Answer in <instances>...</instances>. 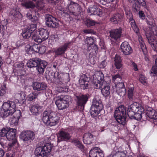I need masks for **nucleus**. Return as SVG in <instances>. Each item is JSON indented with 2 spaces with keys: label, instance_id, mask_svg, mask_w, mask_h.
<instances>
[{
  "label": "nucleus",
  "instance_id": "4c0bfd02",
  "mask_svg": "<svg viewBox=\"0 0 157 157\" xmlns=\"http://www.w3.org/2000/svg\"><path fill=\"white\" fill-rule=\"evenodd\" d=\"M92 106L96 107V108L103 109V105L101 100L99 99H94L92 101Z\"/></svg>",
  "mask_w": 157,
  "mask_h": 157
},
{
  "label": "nucleus",
  "instance_id": "a211bd4d",
  "mask_svg": "<svg viewBox=\"0 0 157 157\" xmlns=\"http://www.w3.org/2000/svg\"><path fill=\"white\" fill-rule=\"evenodd\" d=\"M55 103L59 109H65L69 105V102L67 99H58L56 101Z\"/></svg>",
  "mask_w": 157,
  "mask_h": 157
},
{
  "label": "nucleus",
  "instance_id": "f704fd0d",
  "mask_svg": "<svg viewBox=\"0 0 157 157\" xmlns=\"http://www.w3.org/2000/svg\"><path fill=\"white\" fill-rule=\"evenodd\" d=\"M38 58L29 60L27 63V66L28 67L30 68L35 67H36V68L37 65H38Z\"/></svg>",
  "mask_w": 157,
  "mask_h": 157
},
{
  "label": "nucleus",
  "instance_id": "338daca9",
  "mask_svg": "<svg viewBox=\"0 0 157 157\" xmlns=\"http://www.w3.org/2000/svg\"><path fill=\"white\" fill-rule=\"evenodd\" d=\"M139 17L142 19L143 20L145 18V15L142 11L140 10L139 11Z\"/></svg>",
  "mask_w": 157,
  "mask_h": 157
},
{
  "label": "nucleus",
  "instance_id": "8fccbe9b",
  "mask_svg": "<svg viewBox=\"0 0 157 157\" xmlns=\"http://www.w3.org/2000/svg\"><path fill=\"white\" fill-rule=\"evenodd\" d=\"M32 46L29 44H28L25 46V52L29 54H31L33 53V50H32Z\"/></svg>",
  "mask_w": 157,
  "mask_h": 157
},
{
  "label": "nucleus",
  "instance_id": "f03ea898",
  "mask_svg": "<svg viewBox=\"0 0 157 157\" xmlns=\"http://www.w3.org/2000/svg\"><path fill=\"white\" fill-rule=\"evenodd\" d=\"M15 107L16 105L13 101H8L4 102L2 105V109L1 112L2 115L5 117L13 115V117L19 119L21 113L19 110H15Z\"/></svg>",
  "mask_w": 157,
  "mask_h": 157
},
{
  "label": "nucleus",
  "instance_id": "a878e982",
  "mask_svg": "<svg viewBox=\"0 0 157 157\" xmlns=\"http://www.w3.org/2000/svg\"><path fill=\"white\" fill-rule=\"evenodd\" d=\"M114 115L116 121L119 124L123 125L125 124L127 121L126 114H122L121 115L118 114V115Z\"/></svg>",
  "mask_w": 157,
  "mask_h": 157
},
{
  "label": "nucleus",
  "instance_id": "9b49d317",
  "mask_svg": "<svg viewBox=\"0 0 157 157\" xmlns=\"http://www.w3.org/2000/svg\"><path fill=\"white\" fill-rule=\"evenodd\" d=\"M128 1L130 3H134L132 5V8L137 11L140 10L141 6L147 11L148 10L145 0H128Z\"/></svg>",
  "mask_w": 157,
  "mask_h": 157
},
{
  "label": "nucleus",
  "instance_id": "37998d69",
  "mask_svg": "<svg viewBox=\"0 0 157 157\" xmlns=\"http://www.w3.org/2000/svg\"><path fill=\"white\" fill-rule=\"evenodd\" d=\"M74 95L75 96L76 98H89L91 97L90 95L88 94L84 95L78 92L75 93Z\"/></svg>",
  "mask_w": 157,
  "mask_h": 157
},
{
  "label": "nucleus",
  "instance_id": "4468645a",
  "mask_svg": "<svg viewBox=\"0 0 157 157\" xmlns=\"http://www.w3.org/2000/svg\"><path fill=\"white\" fill-rule=\"evenodd\" d=\"M116 92L121 97L123 98L126 94V90L124 83L119 82L116 84Z\"/></svg>",
  "mask_w": 157,
  "mask_h": 157
},
{
  "label": "nucleus",
  "instance_id": "c756f323",
  "mask_svg": "<svg viewBox=\"0 0 157 157\" xmlns=\"http://www.w3.org/2000/svg\"><path fill=\"white\" fill-rule=\"evenodd\" d=\"M124 8L126 17L127 19H128L129 23H130L132 22H134L135 20L133 18L132 13H131L129 8L127 6H124Z\"/></svg>",
  "mask_w": 157,
  "mask_h": 157
},
{
  "label": "nucleus",
  "instance_id": "e433bc0d",
  "mask_svg": "<svg viewBox=\"0 0 157 157\" xmlns=\"http://www.w3.org/2000/svg\"><path fill=\"white\" fill-rule=\"evenodd\" d=\"M119 114H126V109L123 105H121L118 108H117L115 111L114 115H117Z\"/></svg>",
  "mask_w": 157,
  "mask_h": 157
},
{
  "label": "nucleus",
  "instance_id": "bb28decb",
  "mask_svg": "<svg viewBox=\"0 0 157 157\" xmlns=\"http://www.w3.org/2000/svg\"><path fill=\"white\" fill-rule=\"evenodd\" d=\"M146 114L151 119H157V113L152 108L147 106L146 108Z\"/></svg>",
  "mask_w": 157,
  "mask_h": 157
},
{
  "label": "nucleus",
  "instance_id": "4be33fe9",
  "mask_svg": "<svg viewBox=\"0 0 157 157\" xmlns=\"http://www.w3.org/2000/svg\"><path fill=\"white\" fill-rule=\"evenodd\" d=\"M37 33L39 35V38L41 41L47 39L49 36V33L48 31L43 28L39 29Z\"/></svg>",
  "mask_w": 157,
  "mask_h": 157
},
{
  "label": "nucleus",
  "instance_id": "6e6552de",
  "mask_svg": "<svg viewBox=\"0 0 157 157\" xmlns=\"http://www.w3.org/2000/svg\"><path fill=\"white\" fill-rule=\"evenodd\" d=\"M54 78L56 79V83L59 84L67 83L70 80L68 73H59L57 71L54 73Z\"/></svg>",
  "mask_w": 157,
  "mask_h": 157
},
{
  "label": "nucleus",
  "instance_id": "a19ab883",
  "mask_svg": "<svg viewBox=\"0 0 157 157\" xmlns=\"http://www.w3.org/2000/svg\"><path fill=\"white\" fill-rule=\"evenodd\" d=\"M150 74L151 76L157 75V58L155 60V66L152 67L150 70Z\"/></svg>",
  "mask_w": 157,
  "mask_h": 157
},
{
  "label": "nucleus",
  "instance_id": "b1692460",
  "mask_svg": "<svg viewBox=\"0 0 157 157\" xmlns=\"http://www.w3.org/2000/svg\"><path fill=\"white\" fill-rule=\"evenodd\" d=\"M33 89L38 91L45 90L47 87L46 84L44 82H35L33 83Z\"/></svg>",
  "mask_w": 157,
  "mask_h": 157
},
{
  "label": "nucleus",
  "instance_id": "49530a36",
  "mask_svg": "<svg viewBox=\"0 0 157 157\" xmlns=\"http://www.w3.org/2000/svg\"><path fill=\"white\" fill-rule=\"evenodd\" d=\"M46 25L48 26L49 25H52L51 22L52 20V19L55 20V17L51 15L47 14L46 16Z\"/></svg>",
  "mask_w": 157,
  "mask_h": 157
},
{
  "label": "nucleus",
  "instance_id": "cd10ccee",
  "mask_svg": "<svg viewBox=\"0 0 157 157\" xmlns=\"http://www.w3.org/2000/svg\"><path fill=\"white\" fill-rule=\"evenodd\" d=\"M137 109L134 117L133 118L136 120H140L142 117V115L144 114V108L141 106L139 107L137 105Z\"/></svg>",
  "mask_w": 157,
  "mask_h": 157
},
{
  "label": "nucleus",
  "instance_id": "6ab92c4d",
  "mask_svg": "<svg viewBox=\"0 0 157 157\" xmlns=\"http://www.w3.org/2000/svg\"><path fill=\"white\" fill-rule=\"evenodd\" d=\"M109 33L110 37L116 41L121 36L122 29L120 28L117 29L110 31Z\"/></svg>",
  "mask_w": 157,
  "mask_h": 157
},
{
  "label": "nucleus",
  "instance_id": "c9c22d12",
  "mask_svg": "<svg viewBox=\"0 0 157 157\" xmlns=\"http://www.w3.org/2000/svg\"><path fill=\"white\" fill-rule=\"evenodd\" d=\"M102 109L96 108L93 106H91L90 110V113L92 116L93 117L97 116L100 113Z\"/></svg>",
  "mask_w": 157,
  "mask_h": 157
},
{
  "label": "nucleus",
  "instance_id": "7ed1b4c3",
  "mask_svg": "<svg viewBox=\"0 0 157 157\" xmlns=\"http://www.w3.org/2000/svg\"><path fill=\"white\" fill-rule=\"evenodd\" d=\"M147 23L150 25L145 32V35L153 49L157 52V44L155 41V37L157 36V28L156 26H152V21H147Z\"/></svg>",
  "mask_w": 157,
  "mask_h": 157
},
{
  "label": "nucleus",
  "instance_id": "dca6fc26",
  "mask_svg": "<svg viewBox=\"0 0 157 157\" xmlns=\"http://www.w3.org/2000/svg\"><path fill=\"white\" fill-rule=\"evenodd\" d=\"M38 61L36 70L39 74H43L47 65L48 63L45 60H41L39 58H38Z\"/></svg>",
  "mask_w": 157,
  "mask_h": 157
},
{
  "label": "nucleus",
  "instance_id": "f257e3e1",
  "mask_svg": "<svg viewBox=\"0 0 157 157\" xmlns=\"http://www.w3.org/2000/svg\"><path fill=\"white\" fill-rule=\"evenodd\" d=\"M93 84L94 88L101 90V93L105 97L108 96L110 94V84L109 82L105 81L103 73L101 71L96 73L93 76Z\"/></svg>",
  "mask_w": 157,
  "mask_h": 157
},
{
  "label": "nucleus",
  "instance_id": "774afa93",
  "mask_svg": "<svg viewBox=\"0 0 157 157\" xmlns=\"http://www.w3.org/2000/svg\"><path fill=\"white\" fill-rule=\"evenodd\" d=\"M107 64L106 61L105 60H104L99 65V67L100 68H103L106 66Z\"/></svg>",
  "mask_w": 157,
  "mask_h": 157
},
{
  "label": "nucleus",
  "instance_id": "473e14b6",
  "mask_svg": "<svg viewBox=\"0 0 157 157\" xmlns=\"http://www.w3.org/2000/svg\"><path fill=\"white\" fill-rule=\"evenodd\" d=\"M127 152L124 151H120L118 150L113 151L111 155L112 157H126V153Z\"/></svg>",
  "mask_w": 157,
  "mask_h": 157
},
{
  "label": "nucleus",
  "instance_id": "13d9d810",
  "mask_svg": "<svg viewBox=\"0 0 157 157\" xmlns=\"http://www.w3.org/2000/svg\"><path fill=\"white\" fill-rule=\"evenodd\" d=\"M86 24L88 26H94L95 24V22L92 19H88L87 20Z\"/></svg>",
  "mask_w": 157,
  "mask_h": 157
},
{
  "label": "nucleus",
  "instance_id": "c85d7f7f",
  "mask_svg": "<svg viewBox=\"0 0 157 157\" xmlns=\"http://www.w3.org/2000/svg\"><path fill=\"white\" fill-rule=\"evenodd\" d=\"M114 65L117 69H120L122 66V60L121 57L117 54H116L114 58Z\"/></svg>",
  "mask_w": 157,
  "mask_h": 157
},
{
  "label": "nucleus",
  "instance_id": "72a5a7b5",
  "mask_svg": "<svg viewBox=\"0 0 157 157\" xmlns=\"http://www.w3.org/2000/svg\"><path fill=\"white\" fill-rule=\"evenodd\" d=\"M10 14L14 18L18 19L21 18L22 17L21 14L19 11L16 8L14 7L11 9L10 12Z\"/></svg>",
  "mask_w": 157,
  "mask_h": 157
},
{
  "label": "nucleus",
  "instance_id": "ea45409f",
  "mask_svg": "<svg viewBox=\"0 0 157 157\" xmlns=\"http://www.w3.org/2000/svg\"><path fill=\"white\" fill-rule=\"evenodd\" d=\"M2 140H0V145L4 148H7V150H10L9 149L13 147L14 145V143L13 142L10 143L8 144H6L5 142L6 140H4V142L2 141Z\"/></svg>",
  "mask_w": 157,
  "mask_h": 157
},
{
  "label": "nucleus",
  "instance_id": "ddd939ff",
  "mask_svg": "<svg viewBox=\"0 0 157 157\" xmlns=\"http://www.w3.org/2000/svg\"><path fill=\"white\" fill-rule=\"evenodd\" d=\"M98 6L97 3H95L94 5H90L87 10L88 13L101 17L102 15V10L98 8Z\"/></svg>",
  "mask_w": 157,
  "mask_h": 157
},
{
  "label": "nucleus",
  "instance_id": "69168bd1",
  "mask_svg": "<svg viewBox=\"0 0 157 157\" xmlns=\"http://www.w3.org/2000/svg\"><path fill=\"white\" fill-rule=\"evenodd\" d=\"M98 151L97 153V156L96 157H104V154L103 153V151L100 149H98Z\"/></svg>",
  "mask_w": 157,
  "mask_h": 157
},
{
  "label": "nucleus",
  "instance_id": "9d476101",
  "mask_svg": "<svg viewBox=\"0 0 157 157\" xmlns=\"http://www.w3.org/2000/svg\"><path fill=\"white\" fill-rule=\"evenodd\" d=\"M35 136V132L30 130L23 131L20 134L21 139L25 141L33 140L34 139Z\"/></svg>",
  "mask_w": 157,
  "mask_h": 157
},
{
  "label": "nucleus",
  "instance_id": "5fc2aeb1",
  "mask_svg": "<svg viewBox=\"0 0 157 157\" xmlns=\"http://www.w3.org/2000/svg\"><path fill=\"white\" fill-rule=\"evenodd\" d=\"M51 23L52 24V25H49L48 27L55 28L57 27L58 25V21L57 19L55 17V20L52 19Z\"/></svg>",
  "mask_w": 157,
  "mask_h": 157
},
{
  "label": "nucleus",
  "instance_id": "864d4df0",
  "mask_svg": "<svg viewBox=\"0 0 157 157\" xmlns=\"http://www.w3.org/2000/svg\"><path fill=\"white\" fill-rule=\"evenodd\" d=\"M134 87L129 88L128 92V98H132L133 95Z\"/></svg>",
  "mask_w": 157,
  "mask_h": 157
},
{
  "label": "nucleus",
  "instance_id": "0eeeda50",
  "mask_svg": "<svg viewBox=\"0 0 157 157\" xmlns=\"http://www.w3.org/2000/svg\"><path fill=\"white\" fill-rule=\"evenodd\" d=\"M53 145L49 143L44 144V146L37 147L35 151L36 157H44L48 156L50 154Z\"/></svg>",
  "mask_w": 157,
  "mask_h": 157
},
{
  "label": "nucleus",
  "instance_id": "7c9ffc66",
  "mask_svg": "<svg viewBox=\"0 0 157 157\" xmlns=\"http://www.w3.org/2000/svg\"><path fill=\"white\" fill-rule=\"evenodd\" d=\"M26 16L28 19L33 22H36L38 20V17L35 11H29L27 13Z\"/></svg>",
  "mask_w": 157,
  "mask_h": 157
},
{
  "label": "nucleus",
  "instance_id": "58836bf2",
  "mask_svg": "<svg viewBox=\"0 0 157 157\" xmlns=\"http://www.w3.org/2000/svg\"><path fill=\"white\" fill-rule=\"evenodd\" d=\"M88 99H77V102L79 107H81L82 110L84 109V105L88 101Z\"/></svg>",
  "mask_w": 157,
  "mask_h": 157
},
{
  "label": "nucleus",
  "instance_id": "79ce46f5",
  "mask_svg": "<svg viewBox=\"0 0 157 157\" xmlns=\"http://www.w3.org/2000/svg\"><path fill=\"white\" fill-rule=\"evenodd\" d=\"M99 148L98 147H93L90 151L89 154L90 157H96L97 156V153L98 151V149Z\"/></svg>",
  "mask_w": 157,
  "mask_h": 157
},
{
  "label": "nucleus",
  "instance_id": "412c9836",
  "mask_svg": "<svg viewBox=\"0 0 157 157\" xmlns=\"http://www.w3.org/2000/svg\"><path fill=\"white\" fill-rule=\"evenodd\" d=\"M79 82L80 86L81 89L85 90L88 88L89 82L88 78L86 75H84L82 76L80 78Z\"/></svg>",
  "mask_w": 157,
  "mask_h": 157
},
{
  "label": "nucleus",
  "instance_id": "052dcab7",
  "mask_svg": "<svg viewBox=\"0 0 157 157\" xmlns=\"http://www.w3.org/2000/svg\"><path fill=\"white\" fill-rule=\"evenodd\" d=\"M59 90L60 92H66L68 91V89L66 86L60 87L59 88Z\"/></svg>",
  "mask_w": 157,
  "mask_h": 157
},
{
  "label": "nucleus",
  "instance_id": "aec40b11",
  "mask_svg": "<svg viewBox=\"0 0 157 157\" xmlns=\"http://www.w3.org/2000/svg\"><path fill=\"white\" fill-rule=\"evenodd\" d=\"M137 107V105L136 103L132 104L128 106L127 110V114L131 119L133 118L135 113L138 109Z\"/></svg>",
  "mask_w": 157,
  "mask_h": 157
},
{
  "label": "nucleus",
  "instance_id": "f8f14e48",
  "mask_svg": "<svg viewBox=\"0 0 157 157\" xmlns=\"http://www.w3.org/2000/svg\"><path fill=\"white\" fill-rule=\"evenodd\" d=\"M71 43V41H69L58 48H54V52L55 54L58 56L64 54L67 49L70 47Z\"/></svg>",
  "mask_w": 157,
  "mask_h": 157
},
{
  "label": "nucleus",
  "instance_id": "680f3d73",
  "mask_svg": "<svg viewBox=\"0 0 157 157\" xmlns=\"http://www.w3.org/2000/svg\"><path fill=\"white\" fill-rule=\"evenodd\" d=\"M140 46L142 50V51L143 52H146L147 51V49H146V45H145L144 42H140Z\"/></svg>",
  "mask_w": 157,
  "mask_h": 157
},
{
  "label": "nucleus",
  "instance_id": "c03bdc74",
  "mask_svg": "<svg viewBox=\"0 0 157 157\" xmlns=\"http://www.w3.org/2000/svg\"><path fill=\"white\" fill-rule=\"evenodd\" d=\"M37 25L36 24H32L28 25L26 29L28 31L32 33L36 29Z\"/></svg>",
  "mask_w": 157,
  "mask_h": 157
},
{
  "label": "nucleus",
  "instance_id": "09e8293b",
  "mask_svg": "<svg viewBox=\"0 0 157 157\" xmlns=\"http://www.w3.org/2000/svg\"><path fill=\"white\" fill-rule=\"evenodd\" d=\"M132 28L133 29L134 31L137 34L139 33V29L137 26L135 21L133 22H132L130 23Z\"/></svg>",
  "mask_w": 157,
  "mask_h": 157
},
{
  "label": "nucleus",
  "instance_id": "a18cd8bd",
  "mask_svg": "<svg viewBox=\"0 0 157 157\" xmlns=\"http://www.w3.org/2000/svg\"><path fill=\"white\" fill-rule=\"evenodd\" d=\"M21 34L24 38L28 39L30 38L32 34L26 29H25L23 30Z\"/></svg>",
  "mask_w": 157,
  "mask_h": 157
},
{
  "label": "nucleus",
  "instance_id": "4d7b16f0",
  "mask_svg": "<svg viewBox=\"0 0 157 157\" xmlns=\"http://www.w3.org/2000/svg\"><path fill=\"white\" fill-rule=\"evenodd\" d=\"M75 145L79 148L82 151L83 150L84 146L78 140H75L74 141Z\"/></svg>",
  "mask_w": 157,
  "mask_h": 157
},
{
  "label": "nucleus",
  "instance_id": "2f4dec72",
  "mask_svg": "<svg viewBox=\"0 0 157 157\" xmlns=\"http://www.w3.org/2000/svg\"><path fill=\"white\" fill-rule=\"evenodd\" d=\"M42 108V106L37 104L32 106L30 109V111L33 115H36L39 114V112Z\"/></svg>",
  "mask_w": 157,
  "mask_h": 157
},
{
  "label": "nucleus",
  "instance_id": "6e6d98bb",
  "mask_svg": "<svg viewBox=\"0 0 157 157\" xmlns=\"http://www.w3.org/2000/svg\"><path fill=\"white\" fill-rule=\"evenodd\" d=\"M40 46L38 44H34L32 45V50H33V53L35 52H39V48Z\"/></svg>",
  "mask_w": 157,
  "mask_h": 157
},
{
  "label": "nucleus",
  "instance_id": "423d86ee",
  "mask_svg": "<svg viewBox=\"0 0 157 157\" xmlns=\"http://www.w3.org/2000/svg\"><path fill=\"white\" fill-rule=\"evenodd\" d=\"M78 4L72 1L68 3L65 9L63 10V13L65 14V17H67V20L70 21L73 20L72 16H76L77 14Z\"/></svg>",
  "mask_w": 157,
  "mask_h": 157
},
{
  "label": "nucleus",
  "instance_id": "0e129e2a",
  "mask_svg": "<svg viewBox=\"0 0 157 157\" xmlns=\"http://www.w3.org/2000/svg\"><path fill=\"white\" fill-rule=\"evenodd\" d=\"M17 96L18 97H20V98H25L26 97V95L25 92L21 91L17 94Z\"/></svg>",
  "mask_w": 157,
  "mask_h": 157
},
{
  "label": "nucleus",
  "instance_id": "bf43d9fd",
  "mask_svg": "<svg viewBox=\"0 0 157 157\" xmlns=\"http://www.w3.org/2000/svg\"><path fill=\"white\" fill-rule=\"evenodd\" d=\"M39 50V52H38V53L41 54H43L46 52V47L45 46H40V47Z\"/></svg>",
  "mask_w": 157,
  "mask_h": 157
},
{
  "label": "nucleus",
  "instance_id": "3c124183",
  "mask_svg": "<svg viewBox=\"0 0 157 157\" xmlns=\"http://www.w3.org/2000/svg\"><path fill=\"white\" fill-rule=\"evenodd\" d=\"M146 80V78L144 75H140L139 76V80L144 85L147 84Z\"/></svg>",
  "mask_w": 157,
  "mask_h": 157
},
{
  "label": "nucleus",
  "instance_id": "de8ad7c7",
  "mask_svg": "<svg viewBox=\"0 0 157 157\" xmlns=\"http://www.w3.org/2000/svg\"><path fill=\"white\" fill-rule=\"evenodd\" d=\"M19 119L12 116L9 120V122L11 125L17 126L18 124Z\"/></svg>",
  "mask_w": 157,
  "mask_h": 157
},
{
  "label": "nucleus",
  "instance_id": "2eb2a0df",
  "mask_svg": "<svg viewBox=\"0 0 157 157\" xmlns=\"http://www.w3.org/2000/svg\"><path fill=\"white\" fill-rule=\"evenodd\" d=\"M71 136L68 132L63 130H61L58 132V142L67 141L70 139Z\"/></svg>",
  "mask_w": 157,
  "mask_h": 157
},
{
  "label": "nucleus",
  "instance_id": "393cba45",
  "mask_svg": "<svg viewBox=\"0 0 157 157\" xmlns=\"http://www.w3.org/2000/svg\"><path fill=\"white\" fill-rule=\"evenodd\" d=\"M123 17L122 14L117 13L113 14L110 19V21L114 24H117L121 22Z\"/></svg>",
  "mask_w": 157,
  "mask_h": 157
},
{
  "label": "nucleus",
  "instance_id": "e2e57ef3",
  "mask_svg": "<svg viewBox=\"0 0 157 157\" xmlns=\"http://www.w3.org/2000/svg\"><path fill=\"white\" fill-rule=\"evenodd\" d=\"M6 87L0 90V98H2L4 96L6 93Z\"/></svg>",
  "mask_w": 157,
  "mask_h": 157
},
{
  "label": "nucleus",
  "instance_id": "1a4fd4ad",
  "mask_svg": "<svg viewBox=\"0 0 157 157\" xmlns=\"http://www.w3.org/2000/svg\"><path fill=\"white\" fill-rule=\"evenodd\" d=\"M16 130L15 128H3L0 132V136H6L9 140H13L16 135Z\"/></svg>",
  "mask_w": 157,
  "mask_h": 157
},
{
  "label": "nucleus",
  "instance_id": "603ef678",
  "mask_svg": "<svg viewBox=\"0 0 157 157\" xmlns=\"http://www.w3.org/2000/svg\"><path fill=\"white\" fill-rule=\"evenodd\" d=\"M31 38L32 40H33L34 41L37 43H40L42 42L40 38H39V36H37V34H33Z\"/></svg>",
  "mask_w": 157,
  "mask_h": 157
},
{
  "label": "nucleus",
  "instance_id": "20e7f679",
  "mask_svg": "<svg viewBox=\"0 0 157 157\" xmlns=\"http://www.w3.org/2000/svg\"><path fill=\"white\" fill-rule=\"evenodd\" d=\"M42 120L47 125L55 126L59 123V118L54 112H49L45 111L43 113Z\"/></svg>",
  "mask_w": 157,
  "mask_h": 157
},
{
  "label": "nucleus",
  "instance_id": "39448f33",
  "mask_svg": "<svg viewBox=\"0 0 157 157\" xmlns=\"http://www.w3.org/2000/svg\"><path fill=\"white\" fill-rule=\"evenodd\" d=\"M96 41L94 37H86L85 39V42L87 45H84L82 47V49L85 50L90 55H93L97 54L98 51V47L95 42Z\"/></svg>",
  "mask_w": 157,
  "mask_h": 157
},
{
  "label": "nucleus",
  "instance_id": "5701e85b",
  "mask_svg": "<svg viewBox=\"0 0 157 157\" xmlns=\"http://www.w3.org/2000/svg\"><path fill=\"white\" fill-rule=\"evenodd\" d=\"M94 137V136L91 133H86L83 135V142L86 144H90L92 143Z\"/></svg>",
  "mask_w": 157,
  "mask_h": 157
},
{
  "label": "nucleus",
  "instance_id": "f3484780",
  "mask_svg": "<svg viewBox=\"0 0 157 157\" xmlns=\"http://www.w3.org/2000/svg\"><path fill=\"white\" fill-rule=\"evenodd\" d=\"M121 51L125 55H128L132 52V49L128 42L124 41L122 43L121 45Z\"/></svg>",
  "mask_w": 157,
  "mask_h": 157
}]
</instances>
